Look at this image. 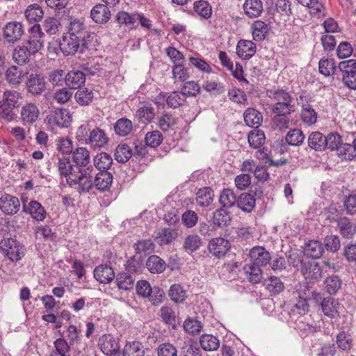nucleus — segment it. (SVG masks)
<instances>
[{
	"label": "nucleus",
	"mask_w": 356,
	"mask_h": 356,
	"mask_svg": "<svg viewBox=\"0 0 356 356\" xmlns=\"http://www.w3.org/2000/svg\"><path fill=\"white\" fill-rule=\"evenodd\" d=\"M337 344L343 350H349L353 346L351 336L343 331L337 336Z\"/></svg>",
	"instance_id": "obj_60"
},
{
	"label": "nucleus",
	"mask_w": 356,
	"mask_h": 356,
	"mask_svg": "<svg viewBox=\"0 0 356 356\" xmlns=\"http://www.w3.org/2000/svg\"><path fill=\"white\" fill-rule=\"evenodd\" d=\"M157 356H177V350L170 343H162L157 348Z\"/></svg>",
	"instance_id": "obj_64"
},
{
	"label": "nucleus",
	"mask_w": 356,
	"mask_h": 356,
	"mask_svg": "<svg viewBox=\"0 0 356 356\" xmlns=\"http://www.w3.org/2000/svg\"><path fill=\"white\" fill-rule=\"evenodd\" d=\"M163 140V136L159 131H149L146 134L145 141L147 146L151 147H158Z\"/></svg>",
	"instance_id": "obj_61"
},
{
	"label": "nucleus",
	"mask_w": 356,
	"mask_h": 356,
	"mask_svg": "<svg viewBox=\"0 0 356 356\" xmlns=\"http://www.w3.org/2000/svg\"><path fill=\"white\" fill-rule=\"evenodd\" d=\"M28 74L22 67L11 66L6 72V79L11 84L17 85L22 83L24 76Z\"/></svg>",
	"instance_id": "obj_26"
},
{
	"label": "nucleus",
	"mask_w": 356,
	"mask_h": 356,
	"mask_svg": "<svg viewBox=\"0 0 356 356\" xmlns=\"http://www.w3.org/2000/svg\"><path fill=\"white\" fill-rule=\"evenodd\" d=\"M0 249L13 261L21 259L24 255V246L12 238L2 239L0 241Z\"/></svg>",
	"instance_id": "obj_5"
},
{
	"label": "nucleus",
	"mask_w": 356,
	"mask_h": 356,
	"mask_svg": "<svg viewBox=\"0 0 356 356\" xmlns=\"http://www.w3.org/2000/svg\"><path fill=\"white\" fill-rule=\"evenodd\" d=\"M202 240L200 236L194 234H190L185 238L183 248L187 253L191 254L198 250L202 245Z\"/></svg>",
	"instance_id": "obj_31"
},
{
	"label": "nucleus",
	"mask_w": 356,
	"mask_h": 356,
	"mask_svg": "<svg viewBox=\"0 0 356 356\" xmlns=\"http://www.w3.org/2000/svg\"><path fill=\"white\" fill-rule=\"evenodd\" d=\"M67 20V32L65 34L72 35V37L77 36L81 40L88 38V34H94L86 31V27L83 20L73 17H69Z\"/></svg>",
	"instance_id": "obj_10"
},
{
	"label": "nucleus",
	"mask_w": 356,
	"mask_h": 356,
	"mask_svg": "<svg viewBox=\"0 0 356 356\" xmlns=\"http://www.w3.org/2000/svg\"><path fill=\"white\" fill-rule=\"evenodd\" d=\"M132 156V151L127 144L119 145L115 151V157L118 162L125 163Z\"/></svg>",
	"instance_id": "obj_53"
},
{
	"label": "nucleus",
	"mask_w": 356,
	"mask_h": 356,
	"mask_svg": "<svg viewBox=\"0 0 356 356\" xmlns=\"http://www.w3.org/2000/svg\"><path fill=\"white\" fill-rule=\"evenodd\" d=\"M77 138L79 140H84L85 144L90 145L93 148L103 147L108 141L104 130L95 128L90 131L88 124H82L79 127Z\"/></svg>",
	"instance_id": "obj_3"
},
{
	"label": "nucleus",
	"mask_w": 356,
	"mask_h": 356,
	"mask_svg": "<svg viewBox=\"0 0 356 356\" xmlns=\"http://www.w3.org/2000/svg\"><path fill=\"white\" fill-rule=\"evenodd\" d=\"M290 113H275L272 119L274 127L280 131H284L289 127L290 119L287 116Z\"/></svg>",
	"instance_id": "obj_55"
},
{
	"label": "nucleus",
	"mask_w": 356,
	"mask_h": 356,
	"mask_svg": "<svg viewBox=\"0 0 356 356\" xmlns=\"http://www.w3.org/2000/svg\"><path fill=\"white\" fill-rule=\"evenodd\" d=\"M243 10L250 18L258 17L264 10L263 3L261 0H245Z\"/></svg>",
	"instance_id": "obj_23"
},
{
	"label": "nucleus",
	"mask_w": 356,
	"mask_h": 356,
	"mask_svg": "<svg viewBox=\"0 0 356 356\" xmlns=\"http://www.w3.org/2000/svg\"><path fill=\"white\" fill-rule=\"evenodd\" d=\"M144 347L138 341L128 343L123 349V356H144Z\"/></svg>",
	"instance_id": "obj_45"
},
{
	"label": "nucleus",
	"mask_w": 356,
	"mask_h": 356,
	"mask_svg": "<svg viewBox=\"0 0 356 356\" xmlns=\"http://www.w3.org/2000/svg\"><path fill=\"white\" fill-rule=\"evenodd\" d=\"M325 136L318 131L312 132L308 138L309 147L315 151H323L326 148Z\"/></svg>",
	"instance_id": "obj_28"
},
{
	"label": "nucleus",
	"mask_w": 356,
	"mask_h": 356,
	"mask_svg": "<svg viewBox=\"0 0 356 356\" xmlns=\"http://www.w3.org/2000/svg\"><path fill=\"white\" fill-rule=\"evenodd\" d=\"M255 206V199L247 193H241L237 200V207L246 212H250Z\"/></svg>",
	"instance_id": "obj_41"
},
{
	"label": "nucleus",
	"mask_w": 356,
	"mask_h": 356,
	"mask_svg": "<svg viewBox=\"0 0 356 356\" xmlns=\"http://www.w3.org/2000/svg\"><path fill=\"white\" fill-rule=\"evenodd\" d=\"M299 3L309 8V14L316 18L325 17L327 9L323 0H297Z\"/></svg>",
	"instance_id": "obj_14"
},
{
	"label": "nucleus",
	"mask_w": 356,
	"mask_h": 356,
	"mask_svg": "<svg viewBox=\"0 0 356 356\" xmlns=\"http://www.w3.org/2000/svg\"><path fill=\"white\" fill-rule=\"evenodd\" d=\"M337 225L339 233L346 238H352L356 234V224L353 223L346 217H339L337 220Z\"/></svg>",
	"instance_id": "obj_18"
},
{
	"label": "nucleus",
	"mask_w": 356,
	"mask_h": 356,
	"mask_svg": "<svg viewBox=\"0 0 356 356\" xmlns=\"http://www.w3.org/2000/svg\"><path fill=\"white\" fill-rule=\"evenodd\" d=\"M43 15L44 12L42 8L37 3L29 6L25 12L26 18L31 22L41 20Z\"/></svg>",
	"instance_id": "obj_46"
},
{
	"label": "nucleus",
	"mask_w": 356,
	"mask_h": 356,
	"mask_svg": "<svg viewBox=\"0 0 356 356\" xmlns=\"http://www.w3.org/2000/svg\"><path fill=\"white\" fill-rule=\"evenodd\" d=\"M135 280L127 273H119L115 280L116 284L120 289L129 290L133 288Z\"/></svg>",
	"instance_id": "obj_47"
},
{
	"label": "nucleus",
	"mask_w": 356,
	"mask_h": 356,
	"mask_svg": "<svg viewBox=\"0 0 356 356\" xmlns=\"http://www.w3.org/2000/svg\"><path fill=\"white\" fill-rule=\"evenodd\" d=\"M237 195L231 189H224L220 193L219 197V202L223 207L230 208L237 204Z\"/></svg>",
	"instance_id": "obj_42"
},
{
	"label": "nucleus",
	"mask_w": 356,
	"mask_h": 356,
	"mask_svg": "<svg viewBox=\"0 0 356 356\" xmlns=\"http://www.w3.org/2000/svg\"><path fill=\"white\" fill-rule=\"evenodd\" d=\"M146 267L151 273H161L166 267L164 260L157 255H151L146 261Z\"/></svg>",
	"instance_id": "obj_30"
},
{
	"label": "nucleus",
	"mask_w": 356,
	"mask_h": 356,
	"mask_svg": "<svg viewBox=\"0 0 356 356\" xmlns=\"http://www.w3.org/2000/svg\"><path fill=\"white\" fill-rule=\"evenodd\" d=\"M73 165L69 159L61 158L57 163L59 174L64 176L71 187L80 194L88 193L92 188V178L95 168L87 166L90 161V152L86 147H78L73 152Z\"/></svg>",
	"instance_id": "obj_1"
},
{
	"label": "nucleus",
	"mask_w": 356,
	"mask_h": 356,
	"mask_svg": "<svg viewBox=\"0 0 356 356\" xmlns=\"http://www.w3.org/2000/svg\"><path fill=\"white\" fill-rule=\"evenodd\" d=\"M40 109L36 104L26 102L19 110V120L24 126H31L39 119Z\"/></svg>",
	"instance_id": "obj_6"
},
{
	"label": "nucleus",
	"mask_w": 356,
	"mask_h": 356,
	"mask_svg": "<svg viewBox=\"0 0 356 356\" xmlns=\"http://www.w3.org/2000/svg\"><path fill=\"white\" fill-rule=\"evenodd\" d=\"M245 278L252 284H258L263 279V273L260 266L252 263L246 264L243 267Z\"/></svg>",
	"instance_id": "obj_16"
},
{
	"label": "nucleus",
	"mask_w": 356,
	"mask_h": 356,
	"mask_svg": "<svg viewBox=\"0 0 356 356\" xmlns=\"http://www.w3.org/2000/svg\"><path fill=\"white\" fill-rule=\"evenodd\" d=\"M268 97L275 102L272 108L274 113H291L294 111L293 98L286 90H270Z\"/></svg>",
	"instance_id": "obj_4"
},
{
	"label": "nucleus",
	"mask_w": 356,
	"mask_h": 356,
	"mask_svg": "<svg viewBox=\"0 0 356 356\" xmlns=\"http://www.w3.org/2000/svg\"><path fill=\"white\" fill-rule=\"evenodd\" d=\"M160 316L166 324L171 325L173 328L176 327L177 316L172 307L163 306L160 309Z\"/></svg>",
	"instance_id": "obj_51"
},
{
	"label": "nucleus",
	"mask_w": 356,
	"mask_h": 356,
	"mask_svg": "<svg viewBox=\"0 0 356 356\" xmlns=\"http://www.w3.org/2000/svg\"><path fill=\"white\" fill-rule=\"evenodd\" d=\"M170 299L177 303L183 302L186 298V292L180 284H172L169 290Z\"/></svg>",
	"instance_id": "obj_52"
},
{
	"label": "nucleus",
	"mask_w": 356,
	"mask_h": 356,
	"mask_svg": "<svg viewBox=\"0 0 356 356\" xmlns=\"http://www.w3.org/2000/svg\"><path fill=\"white\" fill-rule=\"evenodd\" d=\"M136 117L140 122L148 123L155 117L154 108L150 104H144L137 110Z\"/></svg>",
	"instance_id": "obj_34"
},
{
	"label": "nucleus",
	"mask_w": 356,
	"mask_h": 356,
	"mask_svg": "<svg viewBox=\"0 0 356 356\" xmlns=\"http://www.w3.org/2000/svg\"><path fill=\"white\" fill-rule=\"evenodd\" d=\"M325 288L330 294H335L341 286V280L338 276L327 277L324 282Z\"/></svg>",
	"instance_id": "obj_59"
},
{
	"label": "nucleus",
	"mask_w": 356,
	"mask_h": 356,
	"mask_svg": "<svg viewBox=\"0 0 356 356\" xmlns=\"http://www.w3.org/2000/svg\"><path fill=\"white\" fill-rule=\"evenodd\" d=\"M249 257L251 262L259 266L267 265L271 259L270 253L263 246L252 248L249 252Z\"/></svg>",
	"instance_id": "obj_15"
},
{
	"label": "nucleus",
	"mask_w": 356,
	"mask_h": 356,
	"mask_svg": "<svg viewBox=\"0 0 356 356\" xmlns=\"http://www.w3.org/2000/svg\"><path fill=\"white\" fill-rule=\"evenodd\" d=\"M113 163V159L110 154L106 152L97 154L93 159V164L97 170H106L111 168Z\"/></svg>",
	"instance_id": "obj_32"
},
{
	"label": "nucleus",
	"mask_w": 356,
	"mask_h": 356,
	"mask_svg": "<svg viewBox=\"0 0 356 356\" xmlns=\"http://www.w3.org/2000/svg\"><path fill=\"white\" fill-rule=\"evenodd\" d=\"M213 193L211 188L205 187L200 188L196 194V201L199 206L205 207L209 206L213 201Z\"/></svg>",
	"instance_id": "obj_36"
},
{
	"label": "nucleus",
	"mask_w": 356,
	"mask_h": 356,
	"mask_svg": "<svg viewBox=\"0 0 356 356\" xmlns=\"http://www.w3.org/2000/svg\"><path fill=\"white\" fill-rule=\"evenodd\" d=\"M251 29L252 37L255 41L264 40L269 31L268 24L261 20L254 22Z\"/></svg>",
	"instance_id": "obj_29"
},
{
	"label": "nucleus",
	"mask_w": 356,
	"mask_h": 356,
	"mask_svg": "<svg viewBox=\"0 0 356 356\" xmlns=\"http://www.w3.org/2000/svg\"><path fill=\"white\" fill-rule=\"evenodd\" d=\"M229 248V241L221 237L212 238L208 244L209 252L217 258L225 256Z\"/></svg>",
	"instance_id": "obj_12"
},
{
	"label": "nucleus",
	"mask_w": 356,
	"mask_h": 356,
	"mask_svg": "<svg viewBox=\"0 0 356 356\" xmlns=\"http://www.w3.org/2000/svg\"><path fill=\"white\" fill-rule=\"evenodd\" d=\"M94 277L100 283L106 284L111 282L115 277L113 268L106 265L102 264L94 270Z\"/></svg>",
	"instance_id": "obj_19"
},
{
	"label": "nucleus",
	"mask_w": 356,
	"mask_h": 356,
	"mask_svg": "<svg viewBox=\"0 0 356 356\" xmlns=\"http://www.w3.org/2000/svg\"><path fill=\"white\" fill-rule=\"evenodd\" d=\"M243 118L245 124L250 127H258L263 120L261 113L252 108H248L245 111Z\"/></svg>",
	"instance_id": "obj_27"
},
{
	"label": "nucleus",
	"mask_w": 356,
	"mask_h": 356,
	"mask_svg": "<svg viewBox=\"0 0 356 356\" xmlns=\"http://www.w3.org/2000/svg\"><path fill=\"white\" fill-rule=\"evenodd\" d=\"M301 118L305 123L312 125L316 122L317 113L310 106L305 105L302 107Z\"/></svg>",
	"instance_id": "obj_63"
},
{
	"label": "nucleus",
	"mask_w": 356,
	"mask_h": 356,
	"mask_svg": "<svg viewBox=\"0 0 356 356\" xmlns=\"http://www.w3.org/2000/svg\"><path fill=\"white\" fill-rule=\"evenodd\" d=\"M102 351L107 355H112L119 351L120 346L116 339L111 335H103L100 339Z\"/></svg>",
	"instance_id": "obj_21"
},
{
	"label": "nucleus",
	"mask_w": 356,
	"mask_h": 356,
	"mask_svg": "<svg viewBox=\"0 0 356 356\" xmlns=\"http://www.w3.org/2000/svg\"><path fill=\"white\" fill-rule=\"evenodd\" d=\"M265 134L263 131L259 129H254L248 134V143L250 145L254 148H259L265 141Z\"/></svg>",
	"instance_id": "obj_50"
},
{
	"label": "nucleus",
	"mask_w": 356,
	"mask_h": 356,
	"mask_svg": "<svg viewBox=\"0 0 356 356\" xmlns=\"http://www.w3.org/2000/svg\"><path fill=\"white\" fill-rule=\"evenodd\" d=\"M133 130V123L127 118H120L114 125L115 133L120 136H128Z\"/></svg>",
	"instance_id": "obj_35"
},
{
	"label": "nucleus",
	"mask_w": 356,
	"mask_h": 356,
	"mask_svg": "<svg viewBox=\"0 0 356 356\" xmlns=\"http://www.w3.org/2000/svg\"><path fill=\"white\" fill-rule=\"evenodd\" d=\"M324 252L323 244L318 241H310L305 246V254L313 259L320 258Z\"/></svg>",
	"instance_id": "obj_38"
},
{
	"label": "nucleus",
	"mask_w": 356,
	"mask_h": 356,
	"mask_svg": "<svg viewBox=\"0 0 356 356\" xmlns=\"http://www.w3.org/2000/svg\"><path fill=\"white\" fill-rule=\"evenodd\" d=\"M91 18L97 24L106 23L111 18V11L104 4L95 6L90 11Z\"/></svg>",
	"instance_id": "obj_17"
},
{
	"label": "nucleus",
	"mask_w": 356,
	"mask_h": 356,
	"mask_svg": "<svg viewBox=\"0 0 356 356\" xmlns=\"http://www.w3.org/2000/svg\"><path fill=\"white\" fill-rule=\"evenodd\" d=\"M26 88L27 92L33 96L41 95L46 88V82L43 76L33 72L29 74L26 81Z\"/></svg>",
	"instance_id": "obj_8"
},
{
	"label": "nucleus",
	"mask_w": 356,
	"mask_h": 356,
	"mask_svg": "<svg viewBox=\"0 0 356 356\" xmlns=\"http://www.w3.org/2000/svg\"><path fill=\"white\" fill-rule=\"evenodd\" d=\"M256 45L250 40H240L236 46V54L243 59H249L254 55Z\"/></svg>",
	"instance_id": "obj_22"
},
{
	"label": "nucleus",
	"mask_w": 356,
	"mask_h": 356,
	"mask_svg": "<svg viewBox=\"0 0 356 356\" xmlns=\"http://www.w3.org/2000/svg\"><path fill=\"white\" fill-rule=\"evenodd\" d=\"M195 12L202 18L209 19L212 14L211 6L204 0L197 1L194 3Z\"/></svg>",
	"instance_id": "obj_48"
},
{
	"label": "nucleus",
	"mask_w": 356,
	"mask_h": 356,
	"mask_svg": "<svg viewBox=\"0 0 356 356\" xmlns=\"http://www.w3.org/2000/svg\"><path fill=\"white\" fill-rule=\"evenodd\" d=\"M24 33V25L19 22L12 21L6 23L3 28V38L10 44H14L20 40Z\"/></svg>",
	"instance_id": "obj_7"
},
{
	"label": "nucleus",
	"mask_w": 356,
	"mask_h": 356,
	"mask_svg": "<svg viewBox=\"0 0 356 356\" xmlns=\"http://www.w3.org/2000/svg\"><path fill=\"white\" fill-rule=\"evenodd\" d=\"M305 140V135L299 129L290 130L285 136V141L292 146H300Z\"/></svg>",
	"instance_id": "obj_44"
},
{
	"label": "nucleus",
	"mask_w": 356,
	"mask_h": 356,
	"mask_svg": "<svg viewBox=\"0 0 356 356\" xmlns=\"http://www.w3.org/2000/svg\"><path fill=\"white\" fill-rule=\"evenodd\" d=\"M319 72L325 76H330L336 70L335 63L333 59L322 58L318 63Z\"/></svg>",
	"instance_id": "obj_49"
},
{
	"label": "nucleus",
	"mask_w": 356,
	"mask_h": 356,
	"mask_svg": "<svg viewBox=\"0 0 356 356\" xmlns=\"http://www.w3.org/2000/svg\"><path fill=\"white\" fill-rule=\"evenodd\" d=\"M323 243L325 248L333 253L337 252L341 247L339 237L337 235H330L325 236Z\"/></svg>",
	"instance_id": "obj_62"
},
{
	"label": "nucleus",
	"mask_w": 356,
	"mask_h": 356,
	"mask_svg": "<svg viewBox=\"0 0 356 356\" xmlns=\"http://www.w3.org/2000/svg\"><path fill=\"white\" fill-rule=\"evenodd\" d=\"M231 218L229 213L223 209H219L213 213L212 224L218 227H226L229 225Z\"/></svg>",
	"instance_id": "obj_37"
},
{
	"label": "nucleus",
	"mask_w": 356,
	"mask_h": 356,
	"mask_svg": "<svg viewBox=\"0 0 356 356\" xmlns=\"http://www.w3.org/2000/svg\"><path fill=\"white\" fill-rule=\"evenodd\" d=\"M321 307L324 315L334 318L339 315V302L333 298H324L321 302Z\"/></svg>",
	"instance_id": "obj_20"
},
{
	"label": "nucleus",
	"mask_w": 356,
	"mask_h": 356,
	"mask_svg": "<svg viewBox=\"0 0 356 356\" xmlns=\"http://www.w3.org/2000/svg\"><path fill=\"white\" fill-rule=\"evenodd\" d=\"M337 152L338 156L341 160L351 161L356 156V152L354 147L348 143H341Z\"/></svg>",
	"instance_id": "obj_54"
},
{
	"label": "nucleus",
	"mask_w": 356,
	"mask_h": 356,
	"mask_svg": "<svg viewBox=\"0 0 356 356\" xmlns=\"http://www.w3.org/2000/svg\"><path fill=\"white\" fill-rule=\"evenodd\" d=\"M201 347L207 351L216 350L218 348L220 342L217 337L211 334H203L200 337Z\"/></svg>",
	"instance_id": "obj_43"
},
{
	"label": "nucleus",
	"mask_w": 356,
	"mask_h": 356,
	"mask_svg": "<svg viewBox=\"0 0 356 356\" xmlns=\"http://www.w3.org/2000/svg\"><path fill=\"white\" fill-rule=\"evenodd\" d=\"M49 122L60 128L68 127L72 121V114L68 109L57 108L47 117Z\"/></svg>",
	"instance_id": "obj_9"
},
{
	"label": "nucleus",
	"mask_w": 356,
	"mask_h": 356,
	"mask_svg": "<svg viewBox=\"0 0 356 356\" xmlns=\"http://www.w3.org/2000/svg\"><path fill=\"white\" fill-rule=\"evenodd\" d=\"M65 84L70 88H79L86 81V76L81 71H70L64 77Z\"/></svg>",
	"instance_id": "obj_24"
},
{
	"label": "nucleus",
	"mask_w": 356,
	"mask_h": 356,
	"mask_svg": "<svg viewBox=\"0 0 356 356\" xmlns=\"http://www.w3.org/2000/svg\"><path fill=\"white\" fill-rule=\"evenodd\" d=\"M94 179H92V187L95 186L101 192L107 191L110 189L113 183V175L106 170H101L96 172L95 170Z\"/></svg>",
	"instance_id": "obj_13"
},
{
	"label": "nucleus",
	"mask_w": 356,
	"mask_h": 356,
	"mask_svg": "<svg viewBox=\"0 0 356 356\" xmlns=\"http://www.w3.org/2000/svg\"><path fill=\"white\" fill-rule=\"evenodd\" d=\"M75 99L81 106L88 105L93 99V92L88 88L79 89L75 93Z\"/></svg>",
	"instance_id": "obj_58"
},
{
	"label": "nucleus",
	"mask_w": 356,
	"mask_h": 356,
	"mask_svg": "<svg viewBox=\"0 0 356 356\" xmlns=\"http://www.w3.org/2000/svg\"><path fill=\"white\" fill-rule=\"evenodd\" d=\"M19 200L12 195L5 194L0 197V210L6 215L13 216L20 209Z\"/></svg>",
	"instance_id": "obj_11"
},
{
	"label": "nucleus",
	"mask_w": 356,
	"mask_h": 356,
	"mask_svg": "<svg viewBox=\"0 0 356 356\" xmlns=\"http://www.w3.org/2000/svg\"><path fill=\"white\" fill-rule=\"evenodd\" d=\"M177 237V232L170 228H163L159 229L156 234V239L161 245L172 243Z\"/></svg>",
	"instance_id": "obj_33"
},
{
	"label": "nucleus",
	"mask_w": 356,
	"mask_h": 356,
	"mask_svg": "<svg viewBox=\"0 0 356 356\" xmlns=\"http://www.w3.org/2000/svg\"><path fill=\"white\" fill-rule=\"evenodd\" d=\"M186 101V97L181 92H171L166 98V104L170 108H176L183 105Z\"/></svg>",
	"instance_id": "obj_56"
},
{
	"label": "nucleus",
	"mask_w": 356,
	"mask_h": 356,
	"mask_svg": "<svg viewBox=\"0 0 356 356\" xmlns=\"http://www.w3.org/2000/svg\"><path fill=\"white\" fill-rule=\"evenodd\" d=\"M264 286L266 289L271 294H278L284 289V284L280 278L276 276H270L264 280Z\"/></svg>",
	"instance_id": "obj_40"
},
{
	"label": "nucleus",
	"mask_w": 356,
	"mask_h": 356,
	"mask_svg": "<svg viewBox=\"0 0 356 356\" xmlns=\"http://www.w3.org/2000/svg\"><path fill=\"white\" fill-rule=\"evenodd\" d=\"M96 41L95 34H88V38L81 40L77 36L72 37L64 33L60 41L59 47L64 55H74L76 52L83 54L86 49H93Z\"/></svg>",
	"instance_id": "obj_2"
},
{
	"label": "nucleus",
	"mask_w": 356,
	"mask_h": 356,
	"mask_svg": "<svg viewBox=\"0 0 356 356\" xmlns=\"http://www.w3.org/2000/svg\"><path fill=\"white\" fill-rule=\"evenodd\" d=\"M24 211L38 221H43L47 214L44 208L35 200L31 201L27 206H25Z\"/></svg>",
	"instance_id": "obj_25"
},
{
	"label": "nucleus",
	"mask_w": 356,
	"mask_h": 356,
	"mask_svg": "<svg viewBox=\"0 0 356 356\" xmlns=\"http://www.w3.org/2000/svg\"><path fill=\"white\" fill-rule=\"evenodd\" d=\"M22 99L17 91H6L3 93V103L14 108L19 107V100Z\"/></svg>",
	"instance_id": "obj_57"
},
{
	"label": "nucleus",
	"mask_w": 356,
	"mask_h": 356,
	"mask_svg": "<svg viewBox=\"0 0 356 356\" xmlns=\"http://www.w3.org/2000/svg\"><path fill=\"white\" fill-rule=\"evenodd\" d=\"M32 53L28 49V47L17 46L13 53V58L19 65L26 64L29 61V57Z\"/></svg>",
	"instance_id": "obj_39"
}]
</instances>
